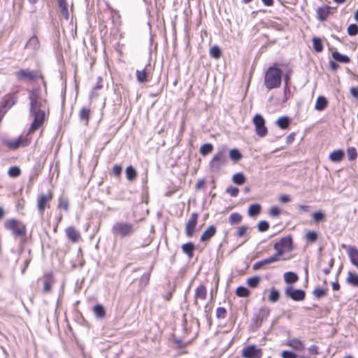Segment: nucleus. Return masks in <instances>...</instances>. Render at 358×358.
Returning a JSON list of instances; mask_svg holds the SVG:
<instances>
[{
  "mask_svg": "<svg viewBox=\"0 0 358 358\" xmlns=\"http://www.w3.org/2000/svg\"><path fill=\"white\" fill-rule=\"evenodd\" d=\"M29 99L30 116L34 118L29 132L32 133L37 130L44 122L46 100L41 96L38 88L29 91Z\"/></svg>",
  "mask_w": 358,
  "mask_h": 358,
  "instance_id": "nucleus-1",
  "label": "nucleus"
},
{
  "mask_svg": "<svg viewBox=\"0 0 358 358\" xmlns=\"http://www.w3.org/2000/svg\"><path fill=\"white\" fill-rule=\"evenodd\" d=\"M282 70L275 66L269 67L264 77V85L268 90L278 88L281 85Z\"/></svg>",
  "mask_w": 358,
  "mask_h": 358,
  "instance_id": "nucleus-2",
  "label": "nucleus"
},
{
  "mask_svg": "<svg viewBox=\"0 0 358 358\" xmlns=\"http://www.w3.org/2000/svg\"><path fill=\"white\" fill-rule=\"evenodd\" d=\"M136 229V227L133 223L119 221L113 225L111 231L115 236L125 238L132 236Z\"/></svg>",
  "mask_w": 358,
  "mask_h": 358,
  "instance_id": "nucleus-3",
  "label": "nucleus"
},
{
  "mask_svg": "<svg viewBox=\"0 0 358 358\" xmlns=\"http://www.w3.org/2000/svg\"><path fill=\"white\" fill-rule=\"evenodd\" d=\"M227 148L222 147L213 156L210 162L209 166L212 172L218 173L222 166L227 164Z\"/></svg>",
  "mask_w": 358,
  "mask_h": 358,
  "instance_id": "nucleus-4",
  "label": "nucleus"
},
{
  "mask_svg": "<svg viewBox=\"0 0 358 358\" xmlns=\"http://www.w3.org/2000/svg\"><path fill=\"white\" fill-rule=\"evenodd\" d=\"M5 227L12 231L14 236H24L26 234V226L15 219H10L6 222Z\"/></svg>",
  "mask_w": 358,
  "mask_h": 358,
  "instance_id": "nucleus-5",
  "label": "nucleus"
},
{
  "mask_svg": "<svg viewBox=\"0 0 358 358\" xmlns=\"http://www.w3.org/2000/svg\"><path fill=\"white\" fill-rule=\"evenodd\" d=\"M292 240L291 237L282 238L278 242L274 244L275 254L279 259L285 252L292 250Z\"/></svg>",
  "mask_w": 358,
  "mask_h": 358,
  "instance_id": "nucleus-6",
  "label": "nucleus"
},
{
  "mask_svg": "<svg viewBox=\"0 0 358 358\" xmlns=\"http://www.w3.org/2000/svg\"><path fill=\"white\" fill-rule=\"evenodd\" d=\"M53 197L51 192L47 193H41L37 196L36 206L38 211L41 215H43L45 208L50 207V202L52 201Z\"/></svg>",
  "mask_w": 358,
  "mask_h": 358,
  "instance_id": "nucleus-7",
  "label": "nucleus"
},
{
  "mask_svg": "<svg viewBox=\"0 0 358 358\" xmlns=\"http://www.w3.org/2000/svg\"><path fill=\"white\" fill-rule=\"evenodd\" d=\"M252 122L255 127L256 134L263 138L268 134L267 127L265 125V120L260 114H256L252 119Z\"/></svg>",
  "mask_w": 358,
  "mask_h": 358,
  "instance_id": "nucleus-8",
  "label": "nucleus"
},
{
  "mask_svg": "<svg viewBox=\"0 0 358 358\" xmlns=\"http://www.w3.org/2000/svg\"><path fill=\"white\" fill-rule=\"evenodd\" d=\"M15 76L19 81H34L38 77L37 72L27 69H20L15 73Z\"/></svg>",
  "mask_w": 358,
  "mask_h": 358,
  "instance_id": "nucleus-9",
  "label": "nucleus"
},
{
  "mask_svg": "<svg viewBox=\"0 0 358 358\" xmlns=\"http://www.w3.org/2000/svg\"><path fill=\"white\" fill-rule=\"evenodd\" d=\"M262 350L257 348L255 345H248L242 350V357L243 358H262Z\"/></svg>",
  "mask_w": 358,
  "mask_h": 358,
  "instance_id": "nucleus-10",
  "label": "nucleus"
},
{
  "mask_svg": "<svg viewBox=\"0 0 358 358\" xmlns=\"http://www.w3.org/2000/svg\"><path fill=\"white\" fill-rule=\"evenodd\" d=\"M285 295L294 301H299L305 299L306 293L303 290L300 289H294L292 286L289 285L285 288Z\"/></svg>",
  "mask_w": 358,
  "mask_h": 358,
  "instance_id": "nucleus-11",
  "label": "nucleus"
},
{
  "mask_svg": "<svg viewBox=\"0 0 358 358\" xmlns=\"http://www.w3.org/2000/svg\"><path fill=\"white\" fill-rule=\"evenodd\" d=\"M279 260L280 259L274 254L273 255L266 259L255 262L252 266V268L255 271L261 268L266 269L268 268V265L276 262Z\"/></svg>",
  "mask_w": 358,
  "mask_h": 358,
  "instance_id": "nucleus-12",
  "label": "nucleus"
},
{
  "mask_svg": "<svg viewBox=\"0 0 358 358\" xmlns=\"http://www.w3.org/2000/svg\"><path fill=\"white\" fill-rule=\"evenodd\" d=\"M198 214L193 213L185 226V233L188 237H192L194 234L195 227L197 224Z\"/></svg>",
  "mask_w": 358,
  "mask_h": 358,
  "instance_id": "nucleus-13",
  "label": "nucleus"
},
{
  "mask_svg": "<svg viewBox=\"0 0 358 358\" xmlns=\"http://www.w3.org/2000/svg\"><path fill=\"white\" fill-rule=\"evenodd\" d=\"M43 292L49 293L51 291L52 285L54 283V278L52 273H47L43 277Z\"/></svg>",
  "mask_w": 358,
  "mask_h": 358,
  "instance_id": "nucleus-14",
  "label": "nucleus"
},
{
  "mask_svg": "<svg viewBox=\"0 0 358 358\" xmlns=\"http://www.w3.org/2000/svg\"><path fill=\"white\" fill-rule=\"evenodd\" d=\"M286 345L297 352H301L305 349V345L302 341L298 338L289 339Z\"/></svg>",
  "mask_w": 358,
  "mask_h": 358,
  "instance_id": "nucleus-15",
  "label": "nucleus"
},
{
  "mask_svg": "<svg viewBox=\"0 0 358 358\" xmlns=\"http://www.w3.org/2000/svg\"><path fill=\"white\" fill-rule=\"evenodd\" d=\"M65 232L68 239L73 243L78 242L80 238V233L73 227H67Z\"/></svg>",
  "mask_w": 358,
  "mask_h": 358,
  "instance_id": "nucleus-16",
  "label": "nucleus"
},
{
  "mask_svg": "<svg viewBox=\"0 0 358 358\" xmlns=\"http://www.w3.org/2000/svg\"><path fill=\"white\" fill-rule=\"evenodd\" d=\"M207 291L206 288L203 285H199L196 290L194 294V304L197 306L198 299L204 300L206 298Z\"/></svg>",
  "mask_w": 358,
  "mask_h": 358,
  "instance_id": "nucleus-17",
  "label": "nucleus"
},
{
  "mask_svg": "<svg viewBox=\"0 0 358 358\" xmlns=\"http://www.w3.org/2000/svg\"><path fill=\"white\" fill-rule=\"evenodd\" d=\"M348 255L351 263L358 268V250L355 246H348Z\"/></svg>",
  "mask_w": 358,
  "mask_h": 358,
  "instance_id": "nucleus-18",
  "label": "nucleus"
},
{
  "mask_svg": "<svg viewBox=\"0 0 358 358\" xmlns=\"http://www.w3.org/2000/svg\"><path fill=\"white\" fill-rule=\"evenodd\" d=\"M40 47L39 40L36 36H31L25 45V48L35 52L38 50Z\"/></svg>",
  "mask_w": 358,
  "mask_h": 358,
  "instance_id": "nucleus-19",
  "label": "nucleus"
},
{
  "mask_svg": "<svg viewBox=\"0 0 358 358\" xmlns=\"http://www.w3.org/2000/svg\"><path fill=\"white\" fill-rule=\"evenodd\" d=\"M269 309L267 308H262L259 311V314L257 315L255 323L257 327H260L264 320L266 319L269 314Z\"/></svg>",
  "mask_w": 358,
  "mask_h": 358,
  "instance_id": "nucleus-20",
  "label": "nucleus"
},
{
  "mask_svg": "<svg viewBox=\"0 0 358 358\" xmlns=\"http://www.w3.org/2000/svg\"><path fill=\"white\" fill-rule=\"evenodd\" d=\"M216 233V227L214 225L209 226L202 234L200 241H206L212 238Z\"/></svg>",
  "mask_w": 358,
  "mask_h": 358,
  "instance_id": "nucleus-21",
  "label": "nucleus"
},
{
  "mask_svg": "<svg viewBox=\"0 0 358 358\" xmlns=\"http://www.w3.org/2000/svg\"><path fill=\"white\" fill-rule=\"evenodd\" d=\"M330 14V8L329 6L320 7L317 9V17L320 21H324L327 20Z\"/></svg>",
  "mask_w": 358,
  "mask_h": 358,
  "instance_id": "nucleus-22",
  "label": "nucleus"
},
{
  "mask_svg": "<svg viewBox=\"0 0 358 358\" xmlns=\"http://www.w3.org/2000/svg\"><path fill=\"white\" fill-rule=\"evenodd\" d=\"M17 97L15 95L6 96L1 103L3 108H10L17 102Z\"/></svg>",
  "mask_w": 358,
  "mask_h": 358,
  "instance_id": "nucleus-23",
  "label": "nucleus"
},
{
  "mask_svg": "<svg viewBox=\"0 0 358 358\" xmlns=\"http://www.w3.org/2000/svg\"><path fill=\"white\" fill-rule=\"evenodd\" d=\"M344 157V152L341 150H334L329 155V159L333 162H341Z\"/></svg>",
  "mask_w": 358,
  "mask_h": 358,
  "instance_id": "nucleus-24",
  "label": "nucleus"
},
{
  "mask_svg": "<svg viewBox=\"0 0 358 358\" xmlns=\"http://www.w3.org/2000/svg\"><path fill=\"white\" fill-rule=\"evenodd\" d=\"M327 100L324 96H319L315 103V108L318 111H322L327 106Z\"/></svg>",
  "mask_w": 358,
  "mask_h": 358,
  "instance_id": "nucleus-25",
  "label": "nucleus"
},
{
  "mask_svg": "<svg viewBox=\"0 0 358 358\" xmlns=\"http://www.w3.org/2000/svg\"><path fill=\"white\" fill-rule=\"evenodd\" d=\"M298 279V275L294 272L288 271L284 273V280L287 284L294 283Z\"/></svg>",
  "mask_w": 358,
  "mask_h": 358,
  "instance_id": "nucleus-26",
  "label": "nucleus"
},
{
  "mask_svg": "<svg viewBox=\"0 0 358 358\" xmlns=\"http://www.w3.org/2000/svg\"><path fill=\"white\" fill-rule=\"evenodd\" d=\"M346 281L349 285L358 287V274L348 272Z\"/></svg>",
  "mask_w": 358,
  "mask_h": 358,
  "instance_id": "nucleus-27",
  "label": "nucleus"
},
{
  "mask_svg": "<svg viewBox=\"0 0 358 358\" xmlns=\"http://www.w3.org/2000/svg\"><path fill=\"white\" fill-rule=\"evenodd\" d=\"M290 124V119L287 116L280 117L276 121V124L282 129L288 128Z\"/></svg>",
  "mask_w": 358,
  "mask_h": 358,
  "instance_id": "nucleus-28",
  "label": "nucleus"
},
{
  "mask_svg": "<svg viewBox=\"0 0 358 358\" xmlns=\"http://www.w3.org/2000/svg\"><path fill=\"white\" fill-rule=\"evenodd\" d=\"M126 176L129 182H133L137 177V172L132 166H129L126 169Z\"/></svg>",
  "mask_w": 358,
  "mask_h": 358,
  "instance_id": "nucleus-29",
  "label": "nucleus"
},
{
  "mask_svg": "<svg viewBox=\"0 0 358 358\" xmlns=\"http://www.w3.org/2000/svg\"><path fill=\"white\" fill-rule=\"evenodd\" d=\"M332 57L337 62L341 63H348L350 62V58L347 55H344L341 54L337 51H334L332 52Z\"/></svg>",
  "mask_w": 358,
  "mask_h": 358,
  "instance_id": "nucleus-30",
  "label": "nucleus"
},
{
  "mask_svg": "<svg viewBox=\"0 0 358 358\" xmlns=\"http://www.w3.org/2000/svg\"><path fill=\"white\" fill-rule=\"evenodd\" d=\"M90 110L89 108H83L79 113L80 120L85 122V124H88L90 118Z\"/></svg>",
  "mask_w": 358,
  "mask_h": 358,
  "instance_id": "nucleus-31",
  "label": "nucleus"
},
{
  "mask_svg": "<svg viewBox=\"0 0 358 358\" xmlns=\"http://www.w3.org/2000/svg\"><path fill=\"white\" fill-rule=\"evenodd\" d=\"M182 250L184 253L187 254L189 258L193 256V251L194 250V245L192 243H187L182 246Z\"/></svg>",
  "mask_w": 358,
  "mask_h": 358,
  "instance_id": "nucleus-32",
  "label": "nucleus"
},
{
  "mask_svg": "<svg viewBox=\"0 0 358 358\" xmlns=\"http://www.w3.org/2000/svg\"><path fill=\"white\" fill-rule=\"evenodd\" d=\"M61 12L66 20L69 19V15L66 0H57Z\"/></svg>",
  "mask_w": 358,
  "mask_h": 358,
  "instance_id": "nucleus-33",
  "label": "nucleus"
},
{
  "mask_svg": "<svg viewBox=\"0 0 358 358\" xmlns=\"http://www.w3.org/2000/svg\"><path fill=\"white\" fill-rule=\"evenodd\" d=\"M93 311H94V315L98 318H103V317H104V316L106 315V311H105L103 306L100 304H96L94 307Z\"/></svg>",
  "mask_w": 358,
  "mask_h": 358,
  "instance_id": "nucleus-34",
  "label": "nucleus"
},
{
  "mask_svg": "<svg viewBox=\"0 0 358 358\" xmlns=\"http://www.w3.org/2000/svg\"><path fill=\"white\" fill-rule=\"evenodd\" d=\"M260 280L259 276H252L247 280V284L251 288H256L259 285Z\"/></svg>",
  "mask_w": 358,
  "mask_h": 358,
  "instance_id": "nucleus-35",
  "label": "nucleus"
},
{
  "mask_svg": "<svg viewBox=\"0 0 358 358\" xmlns=\"http://www.w3.org/2000/svg\"><path fill=\"white\" fill-rule=\"evenodd\" d=\"M232 181L236 185H243L245 182V177L243 173H237L233 176Z\"/></svg>",
  "mask_w": 358,
  "mask_h": 358,
  "instance_id": "nucleus-36",
  "label": "nucleus"
},
{
  "mask_svg": "<svg viewBox=\"0 0 358 358\" xmlns=\"http://www.w3.org/2000/svg\"><path fill=\"white\" fill-rule=\"evenodd\" d=\"M261 206L259 204H252L248 209V214L251 217L256 216L259 214Z\"/></svg>",
  "mask_w": 358,
  "mask_h": 358,
  "instance_id": "nucleus-37",
  "label": "nucleus"
},
{
  "mask_svg": "<svg viewBox=\"0 0 358 358\" xmlns=\"http://www.w3.org/2000/svg\"><path fill=\"white\" fill-rule=\"evenodd\" d=\"M242 216L238 213H234L230 215L229 222L231 224H238L241 222Z\"/></svg>",
  "mask_w": 358,
  "mask_h": 358,
  "instance_id": "nucleus-38",
  "label": "nucleus"
},
{
  "mask_svg": "<svg viewBox=\"0 0 358 358\" xmlns=\"http://www.w3.org/2000/svg\"><path fill=\"white\" fill-rule=\"evenodd\" d=\"M229 157L234 162H238L242 158V155L238 149H232L229 151Z\"/></svg>",
  "mask_w": 358,
  "mask_h": 358,
  "instance_id": "nucleus-39",
  "label": "nucleus"
},
{
  "mask_svg": "<svg viewBox=\"0 0 358 358\" xmlns=\"http://www.w3.org/2000/svg\"><path fill=\"white\" fill-rule=\"evenodd\" d=\"M213 146L212 144L205 143V144L202 145L201 147L200 148V153L202 155L206 156L208 153L211 152L213 151Z\"/></svg>",
  "mask_w": 358,
  "mask_h": 358,
  "instance_id": "nucleus-40",
  "label": "nucleus"
},
{
  "mask_svg": "<svg viewBox=\"0 0 358 358\" xmlns=\"http://www.w3.org/2000/svg\"><path fill=\"white\" fill-rule=\"evenodd\" d=\"M136 79L139 83H145L147 81V73L145 69L137 70L136 72Z\"/></svg>",
  "mask_w": 358,
  "mask_h": 358,
  "instance_id": "nucleus-41",
  "label": "nucleus"
},
{
  "mask_svg": "<svg viewBox=\"0 0 358 358\" xmlns=\"http://www.w3.org/2000/svg\"><path fill=\"white\" fill-rule=\"evenodd\" d=\"M279 298H280L279 292L277 289H275V288H273L270 292L268 300L272 303H275L279 300Z\"/></svg>",
  "mask_w": 358,
  "mask_h": 358,
  "instance_id": "nucleus-42",
  "label": "nucleus"
},
{
  "mask_svg": "<svg viewBox=\"0 0 358 358\" xmlns=\"http://www.w3.org/2000/svg\"><path fill=\"white\" fill-rule=\"evenodd\" d=\"M236 294L239 297H247L250 294V291L246 287L240 286L237 287Z\"/></svg>",
  "mask_w": 358,
  "mask_h": 358,
  "instance_id": "nucleus-43",
  "label": "nucleus"
},
{
  "mask_svg": "<svg viewBox=\"0 0 358 358\" xmlns=\"http://www.w3.org/2000/svg\"><path fill=\"white\" fill-rule=\"evenodd\" d=\"M313 48L316 52H320L322 51L323 46L322 45L320 38L314 37L313 38Z\"/></svg>",
  "mask_w": 358,
  "mask_h": 358,
  "instance_id": "nucleus-44",
  "label": "nucleus"
},
{
  "mask_svg": "<svg viewBox=\"0 0 358 358\" xmlns=\"http://www.w3.org/2000/svg\"><path fill=\"white\" fill-rule=\"evenodd\" d=\"M8 174L11 178H17L21 174V170L18 166H12L8 169Z\"/></svg>",
  "mask_w": 358,
  "mask_h": 358,
  "instance_id": "nucleus-45",
  "label": "nucleus"
},
{
  "mask_svg": "<svg viewBox=\"0 0 358 358\" xmlns=\"http://www.w3.org/2000/svg\"><path fill=\"white\" fill-rule=\"evenodd\" d=\"M21 144L20 139H17L15 141H8L6 142V145L10 148V149L15 150L20 147Z\"/></svg>",
  "mask_w": 358,
  "mask_h": 358,
  "instance_id": "nucleus-46",
  "label": "nucleus"
},
{
  "mask_svg": "<svg viewBox=\"0 0 358 358\" xmlns=\"http://www.w3.org/2000/svg\"><path fill=\"white\" fill-rule=\"evenodd\" d=\"M349 160L353 161L357 157V150L354 147L349 148L347 150Z\"/></svg>",
  "mask_w": 358,
  "mask_h": 358,
  "instance_id": "nucleus-47",
  "label": "nucleus"
},
{
  "mask_svg": "<svg viewBox=\"0 0 358 358\" xmlns=\"http://www.w3.org/2000/svg\"><path fill=\"white\" fill-rule=\"evenodd\" d=\"M325 215L322 211H317L313 214V218L317 223L320 222L324 220Z\"/></svg>",
  "mask_w": 358,
  "mask_h": 358,
  "instance_id": "nucleus-48",
  "label": "nucleus"
},
{
  "mask_svg": "<svg viewBox=\"0 0 358 358\" xmlns=\"http://www.w3.org/2000/svg\"><path fill=\"white\" fill-rule=\"evenodd\" d=\"M210 55L215 59H218L221 55V51L217 46H213L210 50Z\"/></svg>",
  "mask_w": 358,
  "mask_h": 358,
  "instance_id": "nucleus-49",
  "label": "nucleus"
},
{
  "mask_svg": "<svg viewBox=\"0 0 358 358\" xmlns=\"http://www.w3.org/2000/svg\"><path fill=\"white\" fill-rule=\"evenodd\" d=\"M348 34L350 36H356L358 34V27L355 24H351L348 27Z\"/></svg>",
  "mask_w": 358,
  "mask_h": 358,
  "instance_id": "nucleus-50",
  "label": "nucleus"
},
{
  "mask_svg": "<svg viewBox=\"0 0 358 358\" xmlns=\"http://www.w3.org/2000/svg\"><path fill=\"white\" fill-rule=\"evenodd\" d=\"M58 208H62L64 210H68L69 208V201L66 199L60 197L59 199Z\"/></svg>",
  "mask_w": 358,
  "mask_h": 358,
  "instance_id": "nucleus-51",
  "label": "nucleus"
},
{
  "mask_svg": "<svg viewBox=\"0 0 358 358\" xmlns=\"http://www.w3.org/2000/svg\"><path fill=\"white\" fill-rule=\"evenodd\" d=\"M227 315V310L223 307H219L216 310V317L218 319H224Z\"/></svg>",
  "mask_w": 358,
  "mask_h": 358,
  "instance_id": "nucleus-52",
  "label": "nucleus"
},
{
  "mask_svg": "<svg viewBox=\"0 0 358 358\" xmlns=\"http://www.w3.org/2000/svg\"><path fill=\"white\" fill-rule=\"evenodd\" d=\"M268 227H269L268 222L266 221H264V220L260 221L257 226L258 230L260 232H264V231H267Z\"/></svg>",
  "mask_w": 358,
  "mask_h": 358,
  "instance_id": "nucleus-53",
  "label": "nucleus"
},
{
  "mask_svg": "<svg viewBox=\"0 0 358 358\" xmlns=\"http://www.w3.org/2000/svg\"><path fill=\"white\" fill-rule=\"evenodd\" d=\"M150 277V275L149 273H144L140 279L141 286H143V287L146 286L149 282Z\"/></svg>",
  "mask_w": 358,
  "mask_h": 358,
  "instance_id": "nucleus-54",
  "label": "nucleus"
},
{
  "mask_svg": "<svg viewBox=\"0 0 358 358\" xmlns=\"http://www.w3.org/2000/svg\"><path fill=\"white\" fill-rule=\"evenodd\" d=\"M326 290L322 288H316L313 291V294L316 298H320L322 296H324L326 295Z\"/></svg>",
  "mask_w": 358,
  "mask_h": 358,
  "instance_id": "nucleus-55",
  "label": "nucleus"
},
{
  "mask_svg": "<svg viewBox=\"0 0 358 358\" xmlns=\"http://www.w3.org/2000/svg\"><path fill=\"white\" fill-rule=\"evenodd\" d=\"M248 229V227L246 226L240 227L236 233V236L237 237L244 236L246 234Z\"/></svg>",
  "mask_w": 358,
  "mask_h": 358,
  "instance_id": "nucleus-56",
  "label": "nucleus"
},
{
  "mask_svg": "<svg viewBox=\"0 0 358 358\" xmlns=\"http://www.w3.org/2000/svg\"><path fill=\"white\" fill-rule=\"evenodd\" d=\"M317 235L316 232L310 231L306 234V238L310 242H315L317 240Z\"/></svg>",
  "mask_w": 358,
  "mask_h": 358,
  "instance_id": "nucleus-57",
  "label": "nucleus"
},
{
  "mask_svg": "<svg viewBox=\"0 0 358 358\" xmlns=\"http://www.w3.org/2000/svg\"><path fill=\"white\" fill-rule=\"evenodd\" d=\"M281 357L282 358H297V355L295 353L287 350H284L282 352Z\"/></svg>",
  "mask_w": 358,
  "mask_h": 358,
  "instance_id": "nucleus-58",
  "label": "nucleus"
},
{
  "mask_svg": "<svg viewBox=\"0 0 358 358\" xmlns=\"http://www.w3.org/2000/svg\"><path fill=\"white\" fill-rule=\"evenodd\" d=\"M238 189L234 187H229L227 189V192L229 193L231 196L235 197L238 194Z\"/></svg>",
  "mask_w": 358,
  "mask_h": 358,
  "instance_id": "nucleus-59",
  "label": "nucleus"
},
{
  "mask_svg": "<svg viewBox=\"0 0 358 358\" xmlns=\"http://www.w3.org/2000/svg\"><path fill=\"white\" fill-rule=\"evenodd\" d=\"M280 214V210L276 206H273L270 209L269 215L271 217H276Z\"/></svg>",
  "mask_w": 358,
  "mask_h": 358,
  "instance_id": "nucleus-60",
  "label": "nucleus"
},
{
  "mask_svg": "<svg viewBox=\"0 0 358 358\" xmlns=\"http://www.w3.org/2000/svg\"><path fill=\"white\" fill-rule=\"evenodd\" d=\"M113 172L115 176L119 177L122 172V167L117 164L115 165L113 169Z\"/></svg>",
  "mask_w": 358,
  "mask_h": 358,
  "instance_id": "nucleus-61",
  "label": "nucleus"
},
{
  "mask_svg": "<svg viewBox=\"0 0 358 358\" xmlns=\"http://www.w3.org/2000/svg\"><path fill=\"white\" fill-rule=\"evenodd\" d=\"M350 91L354 98L358 99V87H352Z\"/></svg>",
  "mask_w": 358,
  "mask_h": 358,
  "instance_id": "nucleus-62",
  "label": "nucleus"
},
{
  "mask_svg": "<svg viewBox=\"0 0 358 358\" xmlns=\"http://www.w3.org/2000/svg\"><path fill=\"white\" fill-rule=\"evenodd\" d=\"M279 199L282 203H287L291 201L289 196L287 194L281 195Z\"/></svg>",
  "mask_w": 358,
  "mask_h": 358,
  "instance_id": "nucleus-63",
  "label": "nucleus"
},
{
  "mask_svg": "<svg viewBox=\"0 0 358 358\" xmlns=\"http://www.w3.org/2000/svg\"><path fill=\"white\" fill-rule=\"evenodd\" d=\"M308 351L314 355L318 354L317 347L315 345H312L311 346H310L308 348Z\"/></svg>",
  "mask_w": 358,
  "mask_h": 358,
  "instance_id": "nucleus-64",
  "label": "nucleus"
}]
</instances>
